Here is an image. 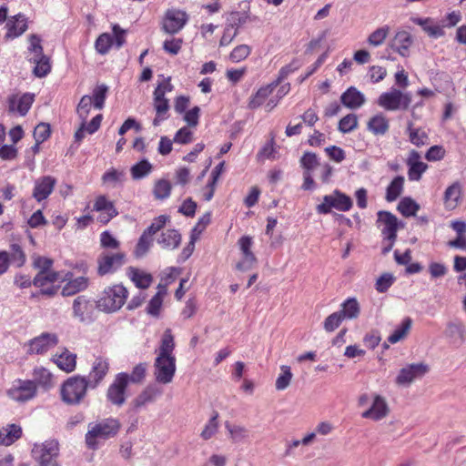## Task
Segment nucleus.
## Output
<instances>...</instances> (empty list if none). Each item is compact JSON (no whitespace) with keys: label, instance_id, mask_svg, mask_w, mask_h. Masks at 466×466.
<instances>
[{"label":"nucleus","instance_id":"50","mask_svg":"<svg viewBox=\"0 0 466 466\" xmlns=\"http://www.w3.org/2000/svg\"><path fill=\"white\" fill-rule=\"evenodd\" d=\"M172 186L171 183L167 179H159L156 181L154 188H153V194L155 198L157 199H166L171 194Z\"/></svg>","mask_w":466,"mask_h":466},{"label":"nucleus","instance_id":"45","mask_svg":"<svg viewBox=\"0 0 466 466\" xmlns=\"http://www.w3.org/2000/svg\"><path fill=\"white\" fill-rule=\"evenodd\" d=\"M45 56L42 39L38 35L31 34L28 36L27 58H37Z\"/></svg>","mask_w":466,"mask_h":466},{"label":"nucleus","instance_id":"40","mask_svg":"<svg viewBox=\"0 0 466 466\" xmlns=\"http://www.w3.org/2000/svg\"><path fill=\"white\" fill-rule=\"evenodd\" d=\"M404 177L402 176L395 177L386 188L385 199L388 202L395 201L402 193L404 188Z\"/></svg>","mask_w":466,"mask_h":466},{"label":"nucleus","instance_id":"37","mask_svg":"<svg viewBox=\"0 0 466 466\" xmlns=\"http://www.w3.org/2000/svg\"><path fill=\"white\" fill-rule=\"evenodd\" d=\"M181 242V235L177 229L169 228L163 231L157 238V243L166 249H175Z\"/></svg>","mask_w":466,"mask_h":466},{"label":"nucleus","instance_id":"11","mask_svg":"<svg viewBox=\"0 0 466 466\" xmlns=\"http://www.w3.org/2000/svg\"><path fill=\"white\" fill-rule=\"evenodd\" d=\"M36 383L30 380H16L13 382L10 389L7 390V396L17 402H26L36 395Z\"/></svg>","mask_w":466,"mask_h":466},{"label":"nucleus","instance_id":"28","mask_svg":"<svg viewBox=\"0 0 466 466\" xmlns=\"http://www.w3.org/2000/svg\"><path fill=\"white\" fill-rule=\"evenodd\" d=\"M127 278L140 289H148L153 282V276L136 267H128L126 270Z\"/></svg>","mask_w":466,"mask_h":466},{"label":"nucleus","instance_id":"54","mask_svg":"<svg viewBox=\"0 0 466 466\" xmlns=\"http://www.w3.org/2000/svg\"><path fill=\"white\" fill-rule=\"evenodd\" d=\"M218 412L214 411L212 417L209 419L208 423L205 425L200 436L203 440L208 441L211 439L218 430Z\"/></svg>","mask_w":466,"mask_h":466},{"label":"nucleus","instance_id":"19","mask_svg":"<svg viewBox=\"0 0 466 466\" xmlns=\"http://www.w3.org/2000/svg\"><path fill=\"white\" fill-rule=\"evenodd\" d=\"M429 371V367L423 363H413L402 368L396 378L398 385H409L416 379L423 377Z\"/></svg>","mask_w":466,"mask_h":466},{"label":"nucleus","instance_id":"63","mask_svg":"<svg viewBox=\"0 0 466 466\" xmlns=\"http://www.w3.org/2000/svg\"><path fill=\"white\" fill-rule=\"evenodd\" d=\"M35 141L38 143H43L46 141L51 136V127L48 123L41 122L39 123L34 130L33 133Z\"/></svg>","mask_w":466,"mask_h":466},{"label":"nucleus","instance_id":"7","mask_svg":"<svg viewBox=\"0 0 466 466\" xmlns=\"http://www.w3.org/2000/svg\"><path fill=\"white\" fill-rule=\"evenodd\" d=\"M127 262V254L124 251H103L97 258V274L105 276L112 274Z\"/></svg>","mask_w":466,"mask_h":466},{"label":"nucleus","instance_id":"57","mask_svg":"<svg viewBox=\"0 0 466 466\" xmlns=\"http://www.w3.org/2000/svg\"><path fill=\"white\" fill-rule=\"evenodd\" d=\"M147 370V364L145 362L138 363L137 365H136L134 367L132 372L130 374L127 373L128 383L131 382V383L138 384V383L143 382L146 378Z\"/></svg>","mask_w":466,"mask_h":466},{"label":"nucleus","instance_id":"16","mask_svg":"<svg viewBox=\"0 0 466 466\" xmlns=\"http://www.w3.org/2000/svg\"><path fill=\"white\" fill-rule=\"evenodd\" d=\"M377 216V224L383 227L381 233L384 238L390 241V246L387 248L389 250L397 238L398 218L390 211H379Z\"/></svg>","mask_w":466,"mask_h":466},{"label":"nucleus","instance_id":"12","mask_svg":"<svg viewBox=\"0 0 466 466\" xmlns=\"http://www.w3.org/2000/svg\"><path fill=\"white\" fill-rule=\"evenodd\" d=\"M154 369V376L158 383L168 384L172 382L177 370L176 357L157 356Z\"/></svg>","mask_w":466,"mask_h":466},{"label":"nucleus","instance_id":"23","mask_svg":"<svg viewBox=\"0 0 466 466\" xmlns=\"http://www.w3.org/2000/svg\"><path fill=\"white\" fill-rule=\"evenodd\" d=\"M73 274L67 272L65 276L64 280L66 283L63 286L61 294L64 297H69L76 295L81 291L86 290L89 286V279L86 276H80L73 279Z\"/></svg>","mask_w":466,"mask_h":466},{"label":"nucleus","instance_id":"36","mask_svg":"<svg viewBox=\"0 0 466 466\" xmlns=\"http://www.w3.org/2000/svg\"><path fill=\"white\" fill-rule=\"evenodd\" d=\"M176 347L175 342V337L173 335V332L171 329H167L163 332L158 349L156 350L157 356H168V357H175L174 355V350Z\"/></svg>","mask_w":466,"mask_h":466},{"label":"nucleus","instance_id":"33","mask_svg":"<svg viewBox=\"0 0 466 466\" xmlns=\"http://www.w3.org/2000/svg\"><path fill=\"white\" fill-rule=\"evenodd\" d=\"M159 92L160 91H157V94L153 93V106L156 111V117L153 120V126L155 127H157L160 122L166 120L168 117V99L166 98V96H162Z\"/></svg>","mask_w":466,"mask_h":466},{"label":"nucleus","instance_id":"44","mask_svg":"<svg viewBox=\"0 0 466 466\" xmlns=\"http://www.w3.org/2000/svg\"><path fill=\"white\" fill-rule=\"evenodd\" d=\"M153 170V166L147 159H142L130 168V174L134 180H139L148 176Z\"/></svg>","mask_w":466,"mask_h":466},{"label":"nucleus","instance_id":"26","mask_svg":"<svg viewBox=\"0 0 466 466\" xmlns=\"http://www.w3.org/2000/svg\"><path fill=\"white\" fill-rule=\"evenodd\" d=\"M408 177L410 181L420 180L423 173L428 169V165L420 161V155L416 150H411L407 158Z\"/></svg>","mask_w":466,"mask_h":466},{"label":"nucleus","instance_id":"21","mask_svg":"<svg viewBox=\"0 0 466 466\" xmlns=\"http://www.w3.org/2000/svg\"><path fill=\"white\" fill-rule=\"evenodd\" d=\"M56 185V177L52 176H43L35 179L32 197L37 201L46 200L54 191Z\"/></svg>","mask_w":466,"mask_h":466},{"label":"nucleus","instance_id":"31","mask_svg":"<svg viewBox=\"0 0 466 466\" xmlns=\"http://www.w3.org/2000/svg\"><path fill=\"white\" fill-rule=\"evenodd\" d=\"M162 390L155 385L146 387L132 401L135 409H140L148 403H152L160 396Z\"/></svg>","mask_w":466,"mask_h":466},{"label":"nucleus","instance_id":"55","mask_svg":"<svg viewBox=\"0 0 466 466\" xmlns=\"http://www.w3.org/2000/svg\"><path fill=\"white\" fill-rule=\"evenodd\" d=\"M358 116L355 114H348L339 122V130L341 133H350L358 127Z\"/></svg>","mask_w":466,"mask_h":466},{"label":"nucleus","instance_id":"4","mask_svg":"<svg viewBox=\"0 0 466 466\" xmlns=\"http://www.w3.org/2000/svg\"><path fill=\"white\" fill-rule=\"evenodd\" d=\"M170 220L167 215H160L153 219L142 233L134 249V256L137 258H143L150 249L153 244V236L160 231Z\"/></svg>","mask_w":466,"mask_h":466},{"label":"nucleus","instance_id":"25","mask_svg":"<svg viewBox=\"0 0 466 466\" xmlns=\"http://www.w3.org/2000/svg\"><path fill=\"white\" fill-rule=\"evenodd\" d=\"M34 100L35 96L30 93H25L22 96L13 95L8 98V109L24 116L31 108Z\"/></svg>","mask_w":466,"mask_h":466},{"label":"nucleus","instance_id":"27","mask_svg":"<svg viewBox=\"0 0 466 466\" xmlns=\"http://www.w3.org/2000/svg\"><path fill=\"white\" fill-rule=\"evenodd\" d=\"M72 310L74 318L83 322L89 319L93 313V301L85 295L77 296L73 301Z\"/></svg>","mask_w":466,"mask_h":466},{"label":"nucleus","instance_id":"20","mask_svg":"<svg viewBox=\"0 0 466 466\" xmlns=\"http://www.w3.org/2000/svg\"><path fill=\"white\" fill-rule=\"evenodd\" d=\"M389 413L390 407L386 399L380 394H374L370 407L361 413V417L378 421L386 418Z\"/></svg>","mask_w":466,"mask_h":466},{"label":"nucleus","instance_id":"49","mask_svg":"<svg viewBox=\"0 0 466 466\" xmlns=\"http://www.w3.org/2000/svg\"><path fill=\"white\" fill-rule=\"evenodd\" d=\"M108 87L105 84L97 85L92 92V102L95 108L101 110L105 106Z\"/></svg>","mask_w":466,"mask_h":466},{"label":"nucleus","instance_id":"43","mask_svg":"<svg viewBox=\"0 0 466 466\" xmlns=\"http://www.w3.org/2000/svg\"><path fill=\"white\" fill-rule=\"evenodd\" d=\"M412 126L413 124L410 122L407 128L410 143L418 147L427 145L429 143L427 133L422 128H413Z\"/></svg>","mask_w":466,"mask_h":466},{"label":"nucleus","instance_id":"30","mask_svg":"<svg viewBox=\"0 0 466 466\" xmlns=\"http://www.w3.org/2000/svg\"><path fill=\"white\" fill-rule=\"evenodd\" d=\"M367 129L376 137L385 136L390 129V120L384 114L378 113L369 119Z\"/></svg>","mask_w":466,"mask_h":466},{"label":"nucleus","instance_id":"41","mask_svg":"<svg viewBox=\"0 0 466 466\" xmlns=\"http://www.w3.org/2000/svg\"><path fill=\"white\" fill-rule=\"evenodd\" d=\"M341 317L349 319H357L360 313V308L358 300L355 298L347 299L342 304L341 309L339 310Z\"/></svg>","mask_w":466,"mask_h":466},{"label":"nucleus","instance_id":"15","mask_svg":"<svg viewBox=\"0 0 466 466\" xmlns=\"http://www.w3.org/2000/svg\"><path fill=\"white\" fill-rule=\"evenodd\" d=\"M59 342L56 333L44 332L28 342L27 353L45 354Z\"/></svg>","mask_w":466,"mask_h":466},{"label":"nucleus","instance_id":"48","mask_svg":"<svg viewBox=\"0 0 466 466\" xmlns=\"http://www.w3.org/2000/svg\"><path fill=\"white\" fill-rule=\"evenodd\" d=\"M390 26L383 25L373 31L367 38V42L370 46L378 47L383 45L388 35L390 34Z\"/></svg>","mask_w":466,"mask_h":466},{"label":"nucleus","instance_id":"2","mask_svg":"<svg viewBox=\"0 0 466 466\" xmlns=\"http://www.w3.org/2000/svg\"><path fill=\"white\" fill-rule=\"evenodd\" d=\"M120 430V423L116 419L107 418L96 423L88 425L86 434V443L90 449H96L98 441L107 440L117 434Z\"/></svg>","mask_w":466,"mask_h":466},{"label":"nucleus","instance_id":"47","mask_svg":"<svg viewBox=\"0 0 466 466\" xmlns=\"http://www.w3.org/2000/svg\"><path fill=\"white\" fill-rule=\"evenodd\" d=\"M398 211L405 218L413 217L420 209L419 204L411 198H403L398 204Z\"/></svg>","mask_w":466,"mask_h":466},{"label":"nucleus","instance_id":"60","mask_svg":"<svg viewBox=\"0 0 466 466\" xmlns=\"http://www.w3.org/2000/svg\"><path fill=\"white\" fill-rule=\"evenodd\" d=\"M100 246L106 250H119L120 242L107 230L100 234Z\"/></svg>","mask_w":466,"mask_h":466},{"label":"nucleus","instance_id":"13","mask_svg":"<svg viewBox=\"0 0 466 466\" xmlns=\"http://www.w3.org/2000/svg\"><path fill=\"white\" fill-rule=\"evenodd\" d=\"M128 385L127 373L116 374L114 381L109 385L106 391V399L113 405L121 407L127 400V388Z\"/></svg>","mask_w":466,"mask_h":466},{"label":"nucleus","instance_id":"18","mask_svg":"<svg viewBox=\"0 0 466 466\" xmlns=\"http://www.w3.org/2000/svg\"><path fill=\"white\" fill-rule=\"evenodd\" d=\"M93 210L100 213L97 217V221L102 225H106L118 215L114 202L110 201L105 195H100L96 198Z\"/></svg>","mask_w":466,"mask_h":466},{"label":"nucleus","instance_id":"32","mask_svg":"<svg viewBox=\"0 0 466 466\" xmlns=\"http://www.w3.org/2000/svg\"><path fill=\"white\" fill-rule=\"evenodd\" d=\"M410 20L413 24L420 25L430 37L439 38L445 35L442 26L431 17H411Z\"/></svg>","mask_w":466,"mask_h":466},{"label":"nucleus","instance_id":"34","mask_svg":"<svg viewBox=\"0 0 466 466\" xmlns=\"http://www.w3.org/2000/svg\"><path fill=\"white\" fill-rule=\"evenodd\" d=\"M53 360L63 371L69 373L76 370V354L72 353L66 348L62 350L61 353H56L54 355Z\"/></svg>","mask_w":466,"mask_h":466},{"label":"nucleus","instance_id":"56","mask_svg":"<svg viewBox=\"0 0 466 466\" xmlns=\"http://www.w3.org/2000/svg\"><path fill=\"white\" fill-rule=\"evenodd\" d=\"M33 376L35 380V382H37L39 385L48 387L52 384L53 376L51 372L44 367L35 368L33 371Z\"/></svg>","mask_w":466,"mask_h":466},{"label":"nucleus","instance_id":"10","mask_svg":"<svg viewBox=\"0 0 466 466\" xmlns=\"http://www.w3.org/2000/svg\"><path fill=\"white\" fill-rule=\"evenodd\" d=\"M189 20L188 14L178 8H168L166 10L162 23L161 29L169 35H176L179 33Z\"/></svg>","mask_w":466,"mask_h":466},{"label":"nucleus","instance_id":"46","mask_svg":"<svg viewBox=\"0 0 466 466\" xmlns=\"http://www.w3.org/2000/svg\"><path fill=\"white\" fill-rule=\"evenodd\" d=\"M211 222V213L206 212L199 218L195 227L193 228L190 235V244L192 245V248H195V242L199 238L201 233L206 229V228Z\"/></svg>","mask_w":466,"mask_h":466},{"label":"nucleus","instance_id":"61","mask_svg":"<svg viewBox=\"0 0 466 466\" xmlns=\"http://www.w3.org/2000/svg\"><path fill=\"white\" fill-rule=\"evenodd\" d=\"M446 334L449 338L460 343H462L465 339V329L461 324L450 323L447 327Z\"/></svg>","mask_w":466,"mask_h":466},{"label":"nucleus","instance_id":"51","mask_svg":"<svg viewBox=\"0 0 466 466\" xmlns=\"http://www.w3.org/2000/svg\"><path fill=\"white\" fill-rule=\"evenodd\" d=\"M280 370L281 373L276 380L275 387L278 390H284L289 386L293 374L290 367L287 365H282Z\"/></svg>","mask_w":466,"mask_h":466},{"label":"nucleus","instance_id":"52","mask_svg":"<svg viewBox=\"0 0 466 466\" xmlns=\"http://www.w3.org/2000/svg\"><path fill=\"white\" fill-rule=\"evenodd\" d=\"M114 44L113 36L108 33L101 34L95 43V47L97 53L106 55L109 52Z\"/></svg>","mask_w":466,"mask_h":466},{"label":"nucleus","instance_id":"39","mask_svg":"<svg viewBox=\"0 0 466 466\" xmlns=\"http://www.w3.org/2000/svg\"><path fill=\"white\" fill-rule=\"evenodd\" d=\"M28 61L35 65L33 74L36 77H45L51 72V59L46 55L37 58H28Z\"/></svg>","mask_w":466,"mask_h":466},{"label":"nucleus","instance_id":"29","mask_svg":"<svg viewBox=\"0 0 466 466\" xmlns=\"http://www.w3.org/2000/svg\"><path fill=\"white\" fill-rule=\"evenodd\" d=\"M340 101L346 107L350 109H357L365 104L366 98L365 96L355 86H350L342 93Z\"/></svg>","mask_w":466,"mask_h":466},{"label":"nucleus","instance_id":"9","mask_svg":"<svg viewBox=\"0 0 466 466\" xmlns=\"http://www.w3.org/2000/svg\"><path fill=\"white\" fill-rule=\"evenodd\" d=\"M410 103L411 96L409 93H402L395 88L382 93L378 98V105L387 111L406 110Z\"/></svg>","mask_w":466,"mask_h":466},{"label":"nucleus","instance_id":"42","mask_svg":"<svg viewBox=\"0 0 466 466\" xmlns=\"http://www.w3.org/2000/svg\"><path fill=\"white\" fill-rule=\"evenodd\" d=\"M411 325L412 319L410 317H406L400 326L396 328L392 334L388 337V341L391 344H395L403 339L409 334Z\"/></svg>","mask_w":466,"mask_h":466},{"label":"nucleus","instance_id":"14","mask_svg":"<svg viewBox=\"0 0 466 466\" xmlns=\"http://www.w3.org/2000/svg\"><path fill=\"white\" fill-rule=\"evenodd\" d=\"M58 279V272H37L33 279V285L39 289L40 294L53 297L56 295L60 289V286L56 284Z\"/></svg>","mask_w":466,"mask_h":466},{"label":"nucleus","instance_id":"64","mask_svg":"<svg viewBox=\"0 0 466 466\" xmlns=\"http://www.w3.org/2000/svg\"><path fill=\"white\" fill-rule=\"evenodd\" d=\"M343 320L341 313L333 312L325 319L323 328L327 332H332L340 326Z\"/></svg>","mask_w":466,"mask_h":466},{"label":"nucleus","instance_id":"8","mask_svg":"<svg viewBox=\"0 0 466 466\" xmlns=\"http://www.w3.org/2000/svg\"><path fill=\"white\" fill-rule=\"evenodd\" d=\"M352 206V200L348 195L335 189L332 194L323 197V202L317 206L316 210L319 214H329L332 208L346 212L350 210Z\"/></svg>","mask_w":466,"mask_h":466},{"label":"nucleus","instance_id":"22","mask_svg":"<svg viewBox=\"0 0 466 466\" xmlns=\"http://www.w3.org/2000/svg\"><path fill=\"white\" fill-rule=\"evenodd\" d=\"M109 370V362L106 359L97 357L93 362L91 370L86 379L90 389L96 388L105 379Z\"/></svg>","mask_w":466,"mask_h":466},{"label":"nucleus","instance_id":"53","mask_svg":"<svg viewBox=\"0 0 466 466\" xmlns=\"http://www.w3.org/2000/svg\"><path fill=\"white\" fill-rule=\"evenodd\" d=\"M22 429L16 424H11L5 430V432L2 431V440L5 446L13 444L15 441L21 438Z\"/></svg>","mask_w":466,"mask_h":466},{"label":"nucleus","instance_id":"35","mask_svg":"<svg viewBox=\"0 0 466 466\" xmlns=\"http://www.w3.org/2000/svg\"><path fill=\"white\" fill-rule=\"evenodd\" d=\"M412 45V37L407 31H399L396 33L391 46L403 57L410 55V47Z\"/></svg>","mask_w":466,"mask_h":466},{"label":"nucleus","instance_id":"1","mask_svg":"<svg viewBox=\"0 0 466 466\" xmlns=\"http://www.w3.org/2000/svg\"><path fill=\"white\" fill-rule=\"evenodd\" d=\"M128 295V289L123 284L108 286L102 291L96 307L107 313L116 312L125 305Z\"/></svg>","mask_w":466,"mask_h":466},{"label":"nucleus","instance_id":"24","mask_svg":"<svg viewBox=\"0 0 466 466\" xmlns=\"http://www.w3.org/2000/svg\"><path fill=\"white\" fill-rule=\"evenodd\" d=\"M443 206L446 210L456 209L462 201V186L459 181L450 185L443 193Z\"/></svg>","mask_w":466,"mask_h":466},{"label":"nucleus","instance_id":"38","mask_svg":"<svg viewBox=\"0 0 466 466\" xmlns=\"http://www.w3.org/2000/svg\"><path fill=\"white\" fill-rule=\"evenodd\" d=\"M274 89L275 88L270 84L261 86L250 96L248 103V108L254 110L261 106L266 102L267 98L272 94Z\"/></svg>","mask_w":466,"mask_h":466},{"label":"nucleus","instance_id":"59","mask_svg":"<svg viewBox=\"0 0 466 466\" xmlns=\"http://www.w3.org/2000/svg\"><path fill=\"white\" fill-rule=\"evenodd\" d=\"M53 259L39 256V255H34L33 256V267L36 269H38V272H56L55 270H52L51 268L53 266Z\"/></svg>","mask_w":466,"mask_h":466},{"label":"nucleus","instance_id":"62","mask_svg":"<svg viewBox=\"0 0 466 466\" xmlns=\"http://www.w3.org/2000/svg\"><path fill=\"white\" fill-rule=\"evenodd\" d=\"M92 105L93 102L92 97L90 96L85 95L81 97L76 107V113L82 121L86 120L90 113Z\"/></svg>","mask_w":466,"mask_h":466},{"label":"nucleus","instance_id":"6","mask_svg":"<svg viewBox=\"0 0 466 466\" xmlns=\"http://www.w3.org/2000/svg\"><path fill=\"white\" fill-rule=\"evenodd\" d=\"M32 453L39 466H59L56 463V458L59 454V443L55 440H48L41 444H35Z\"/></svg>","mask_w":466,"mask_h":466},{"label":"nucleus","instance_id":"5","mask_svg":"<svg viewBox=\"0 0 466 466\" xmlns=\"http://www.w3.org/2000/svg\"><path fill=\"white\" fill-rule=\"evenodd\" d=\"M27 261L26 253L23 246L18 242L9 245V250H0V276L8 272L10 266L20 268Z\"/></svg>","mask_w":466,"mask_h":466},{"label":"nucleus","instance_id":"3","mask_svg":"<svg viewBox=\"0 0 466 466\" xmlns=\"http://www.w3.org/2000/svg\"><path fill=\"white\" fill-rule=\"evenodd\" d=\"M89 388L86 378L76 375L68 378L61 386L60 394L62 400L68 405L79 404L86 397Z\"/></svg>","mask_w":466,"mask_h":466},{"label":"nucleus","instance_id":"58","mask_svg":"<svg viewBox=\"0 0 466 466\" xmlns=\"http://www.w3.org/2000/svg\"><path fill=\"white\" fill-rule=\"evenodd\" d=\"M125 179V173L115 168H110L102 176L104 184L116 186L117 183H122Z\"/></svg>","mask_w":466,"mask_h":466},{"label":"nucleus","instance_id":"17","mask_svg":"<svg viewBox=\"0 0 466 466\" xmlns=\"http://www.w3.org/2000/svg\"><path fill=\"white\" fill-rule=\"evenodd\" d=\"M5 28L6 30L4 35L5 41L14 40L28 29V18L22 13L9 16Z\"/></svg>","mask_w":466,"mask_h":466}]
</instances>
